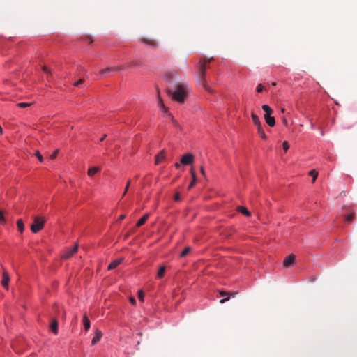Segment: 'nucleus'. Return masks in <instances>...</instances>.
<instances>
[{"instance_id":"20","label":"nucleus","mask_w":357,"mask_h":357,"mask_svg":"<svg viewBox=\"0 0 357 357\" xmlns=\"http://www.w3.org/2000/svg\"><path fill=\"white\" fill-rule=\"evenodd\" d=\"M83 324H84V329L86 331L89 330L90 328V326H91V323H90L89 319H88V317L86 315H84L83 317Z\"/></svg>"},{"instance_id":"32","label":"nucleus","mask_w":357,"mask_h":357,"mask_svg":"<svg viewBox=\"0 0 357 357\" xmlns=\"http://www.w3.org/2000/svg\"><path fill=\"white\" fill-rule=\"evenodd\" d=\"M35 155L38 158L40 162H43V155L40 154V153L38 151H36Z\"/></svg>"},{"instance_id":"1","label":"nucleus","mask_w":357,"mask_h":357,"mask_svg":"<svg viewBox=\"0 0 357 357\" xmlns=\"http://www.w3.org/2000/svg\"><path fill=\"white\" fill-rule=\"evenodd\" d=\"M213 58H210L207 60L206 59H200L197 67H198V73L197 77L199 82L204 87V89L208 92L212 93H213L211 88L207 84V81L206 78V70L207 68V63L213 61Z\"/></svg>"},{"instance_id":"23","label":"nucleus","mask_w":357,"mask_h":357,"mask_svg":"<svg viewBox=\"0 0 357 357\" xmlns=\"http://www.w3.org/2000/svg\"><path fill=\"white\" fill-rule=\"evenodd\" d=\"M17 226L18 230L21 233L23 232V231L24 229V225L23 221L21 219L17 220Z\"/></svg>"},{"instance_id":"37","label":"nucleus","mask_w":357,"mask_h":357,"mask_svg":"<svg viewBox=\"0 0 357 357\" xmlns=\"http://www.w3.org/2000/svg\"><path fill=\"white\" fill-rule=\"evenodd\" d=\"M58 152H59V150L56 149V151H54V153L50 155V158L52 160H54L56 158L57 156V154H58Z\"/></svg>"},{"instance_id":"27","label":"nucleus","mask_w":357,"mask_h":357,"mask_svg":"<svg viewBox=\"0 0 357 357\" xmlns=\"http://www.w3.org/2000/svg\"><path fill=\"white\" fill-rule=\"evenodd\" d=\"M165 272V267L161 266L158 271V277L161 278L164 276Z\"/></svg>"},{"instance_id":"35","label":"nucleus","mask_w":357,"mask_h":357,"mask_svg":"<svg viewBox=\"0 0 357 357\" xmlns=\"http://www.w3.org/2000/svg\"><path fill=\"white\" fill-rule=\"evenodd\" d=\"M84 82V79H79L77 82L74 83V86L76 87H79L81 84H82Z\"/></svg>"},{"instance_id":"14","label":"nucleus","mask_w":357,"mask_h":357,"mask_svg":"<svg viewBox=\"0 0 357 357\" xmlns=\"http://www.w3.org/2000/svg\"><path fill=\"white\" fill-rule=\"evenodd\" d=\"M190 173H191V175H192V181L190 182V183L188 185V190L191 189L195 185V183H197V176L195 174V172L193 167H191Z\"/></svg>"},{"instance_id":"8","label":"nucleus","mask_w":357,"mask_h":357,"mask_svg":"<svg viewBox=\"0 0 357 357\" xmlns=\"http://www.w3.org/2000/svg\"><path fill=\"white\" fill-rule=\"evenodd\" d=\"M9 282H10V275L7 271H3V278L1 280L2 286L8 289Z\"/></svg>"},{"instance_id":"47","label":"nucleus","mask_w":357,"mask_h":357,"mask_svg":"<svg viewBox=\"0 0 357 357\" xmlns=\"http://www.w3.org/2000/svg\"><path fill=\"white\" fill-rule=\"evenodd\" d=\"M220 295L224 296H226V295H228L229 293L228 292H226V291H221L220 293Z\"/></svg>"},{"instance_id":"44","label":"nucleus","mask_w":357,"mask_h":357,"mask_svg":"<svg viewBox=\"0 0 357 357\" xmlns=\"http://www.w3.org/2000/svg\"><path fill=\"white\" fill-rule=\"evenodd\" d=\"M200 172H201V174H202L204 176H206L205 172H204V169L203 166H202V167H201V168H200Z\"/></svg>"},{"instance_id":"2","label":"nucleus","mask_w":357,"mask_h":357,"mask_svg":"<svg viewBox=\"0 0 357 357\" xmlns=\"http://www.w3.org/2000/svg\"><path fill=\"white\" fill-rule=\"evenodd\" d=\"M186 90L187 86L185 84H179L176 86L175 91L172 92L168 91V93L174 100L179 103H183L186 97Z\"/></svg>"},{"instance_id":"28","label":"nucleus","mask_w":357,"mask_h":357,"mask_svg":"<svg viewBox=\"0 0 357 357\" xmlns=\"http://www.w3.org/2000/svg\"><path fill=\"white\" fill-rule=\"evenodd\" d=\"M33 105V102H20L17 104V106L21 108H25Z\"/></svg>"},{"instance_id":"33","label":"nucleus","mask_w":357,"mask_h":357,"mask_svg":"<svg viewBox=\"0 0 357 357\" xmlns=\"http://www.w3.org/2000/svg\"><path fill=\"white\" fill-rule=\"evenodd\" d=\"M282 148H283L284 151H287L289 149V144H288V142L287 141H284L282 143Z\"/></svg>"},{"instance_id":"30","label":"nucleus","mask_w":357,"mask_h":357,"mask_svg":"<svg viewBox=\"0 0 357 357\" xmlns=\"http://www.w3.org/2000/svg\"><path fill=\"white\" fill-rule=\"evenodd\" d=\"M6 223V218L4 217L3 213L1 210H0V224L3 225Z\"/></svg>"},{"instance_id":"9","label":"nucleus","mask_w":357,"mask_h":357,"mask_svg":"<svg viewBox=\"0 0 357 357\" xmlns=\"http://www.w3.org/2000/svg\"><path fill=\"white\" fill-rule=\"evenodd\" d=\"M295 260V255L293 254L289 255L288 257H287L284 261H283V266L284 267H289L292 266Z\"/></svg>"},{"instance_id":"39","label":"nucleus","mask_w":357,"mask_h":357,"mask_svg":"<svg viewBox=\"0 0 357 357\" xmlns=\"http://www.w3.org/2000/svg\"><path fill=\"white\" fill-rule=\"evenodd\" d=\"M174 199L176 202H178L181 200L180 194L178 192H176L174 195Z\"/></svg>"},{"instance_id":"34","label":"nucleus","mask_w":357,"mask_h":357,"mask_svg":"<svg viewBox=\"0 0 357 357\" xmlns=\"http://www.w3.org/2000/svg\"><path fill=\"white\" fill-rule=\"evenodd\" d=\"M130 185V180H128V181L127 182V184L126 185L125 190H124V192L123 194V196L126 195V194L127 193V192H128V190L129 189Z\"/></svg>"},{"instance_id":"29","label":"nucleus","mask_w":357,"mask_h":357,"mask_svg":"<svg viewBox=\"0 0 357 357\" xmlns=\"http://www.w3.org/2000/svg\"><path fill=\"white\" fill-rule=\"evenodd\" d=\"M354 216H355V213H352L349 215H346L344 218H345L346 221L351 222L353 220V219L354 218Z\"/></svg>"},{"instance_id":"18","label":"nucleus","mask_w":357,"mask_h":357,"mask_svg":"<svg viewBox=\"0 0 357 357\" xmlns=\"http://www.w3.org/2000/svg\"><path fill=\"white\" fill-rule=\"evenodd\" d=\"M237 211L247 217H250L251 215L250 212L244 206H238Z\"/></svg>"},{"instance_id":"48","label":"nucleus","mask_w":357,"mask_h":357,"mask_svg":"<svg viewBox=\"0 0 357 357\" xmlns=\"http://www.w3.org/2000/svg\"><path fill=\"white\" fill-rule=\"evenodd\" d=\"M125 218H126V215H121L119 216V220H123Z\"/></svg>"},{"instance_id":"36","label":"nucleus","mask_w":357,"mask_h":357,"mask_svg":"<svg viewBox=\"0 0 357 357\" xmlns=\"http://www.w3.org/2000/svg\"><path fill=\"white\" fill-rule=\"evenodd\" d=\"M172 123H173L174 127H176L177 128H179V129H181V127L180 126L178 122L176 120L172 119Z\"/></svg>"},{"instance_id":"6","label":"nucleus","mask_w":357,"mask_h":357,"mask_svg":"<svg viewBox=\"0 0 357 357\" xmlns=\"http://www.w3.org/2000/svg\"><path fill=\"white\" fill-rule=\"evenodd\" d=\"M194 161V155L192 153H187L182 156L181 162L184 165H190Z\"/></svg>"},{"instance_id":"21","label":"nucleus","mask_w":357,"mask_h":357,"mask_svg":"<svg viewBox=\"0 0 357 357\" xmlns=\"http://www.w3.org/2000/svg\"><path fill=\"white\" fill-rule=\"evenodd\" d=\"M251 117H252L253 123L255 126H259V123H260L261 121H260L259 118L258 117V116L257 114H255L254 112H252L251 114Z\"/></svg>"},{"instance_id":"41","label":"nucleus","mask_w":357,"mask_h":357,"mask_svg":"<svg viewBox=\"0 0 357 357\" xmlns=\"http://www.w3.org/2000/svg\"><path fill=\"white\" fill-rule=\"evenodd\" d=\"M229 297H227V298H222L220 301V303H225L226 301H229Z\"/></svg>"},{"instance_id":"7","label":"nucleus","mask_w":357,"mask_h":357,"mask_svg":"<svg viewBox=\"0 0 357 357\" xmlns=\"http://www.w3.org/2000/svg\"><path fill=\"white\" fill-rule=\"evenodd\" d=\"M141 42L143 43L144 44L149 45L150 47H158L157 42L155 40H153L151 38H149V37H145V36L142 37Z\"/></svg>"},{"instance_id":"31","label":"nucleus","mask_w":357,"mask_h":357,"mask_svg":"<svg viewBox=\"0 0 357 357\" xmlns=\"http://www.w3.org/2000/svg\"><path fill=\"white\" fill-rule=\"evenodd\" d=\"M258 134L261 137V139H263L264 140L267 139V136L266 135L264 130L263 129L261 130H259L258 132Z\"/></svg>"},{"instance_id":"5","label":"nucleus","mask_w":357,"mask_h":357,"mask_svg":"<svg viewBox=\"0 0 357 357\" xmlns=\"http://www.w3.org/2000/svg\"><path fill=\"white\" fill-rule=\"evenodd\" d=\"M79 245L76 243L73 248H67L63 254L62 255V258L64 259H70L74 254H75L78 250Z\"/></svg>"},{"instance_id":"45","label":"nucleus","mask_w":357,"mask_h":357,"mask_svg":"<svg viewBox=\"0 0 357 357\" xmlns=\"http://www.w3.org/2000/svg\"><path fill=\"white\" fill-rule=\"evenodd\" d=\"M86 40H88L89 43H92L93 42V39H92L91 36H86Z\"/></svg>"},{"instance_id":"15","label":"nucleus","mask_w":357,"mask_h":357,"mask_svg":"<svg viewBox=\"0 0 357 357\" xmlns=\"http://www.w3.org/2000/svg\"><path fill=\"white\" fill-rule=\"evenodd\" d=\"M165 158V151H161L156 156H155V165H158L162 160Z\"/></svg>"},{"instance_id":"49","label":"nucleus","mask_w":357,"mask_h":357,"mask_svg":"<svg viewBox=\"0 0 357 357\" xmlns=\"http://www.w3.org/2000/svg\"><path fill=\"white\" fill-rule=\"evenodd\" d=\"M174 166H175V167H176V169H178V168H180L181 165H180L179 163H178V162H176V163H175Z\"/></svg>"},{"instance_id":"12","label":"nucleus","mask_w":357,"mask_h":357,"mask_svg":"<svg viewBox=\"0 0 357 357\" xmlns=\"http://www.w3.org/2000/svg\"><path fill=\"white\" fill-rule=\"evenodd\" d=\"M123 261V258L117 259L113 261L112 262H111L109 264L107 269L113 270V269L116 268L119 264H121L122 263Z\"/></svg>"},{"instance_id":"38","label":"nucleus","mask_w":357,"mask_h":357,"mask_svg":"<svg viewBox=\"0 0 357 357\" xmlns=\"http://www.w3.org/2000/svg\"><path fill=\"white\" fill-rule=\"evenodd\" d=\"M138 297H139V299L141 301H144V294L142 292V291H139V293H138Z\"/></svg>"},{"instance_id":"22","label":"nucleus","mask_w":357,"mask_h":357,"mask_svg":"<svg viewBox=\"0 0 357 357\" xmlns=\"http://www.w3.org/2000/svg\"><path fill=\"white\" fill-rule=\"evenodd\" d=\"M43 70L47 74V79L50 81L52 78V73L51 70L45 66L42 67Z\"/></svg>"},{"instance_id":"24","label":"nucleus","mask_w":357,"mask_h":357,"mask_svg":"<svg viewBox=\"0 0 357 357\" xmlns=\"http://www.w3.org/2000/svg\"><path fill=\"white\" fill-rule=\"evenodd\" d=\"M309 175L312 177V183H314L318 176V172H317L315 169H312L310 171Z\"/></svg>"},{"instance_id":"10","label":"nucleus","mask_w":357,"mask_h":357,"mask_svg":"<svg viewBox=\"0 0 357 357\" xmlns=\"http://www.w3.org/2000/svg\"><path fill=\"white\" fill-rule=\"evenodd\" d=\"M102 337V333L100 330L96 328L95 331V335L91 341V344L95 345L97 344Z\"/></svg>"},{"instance_id":"17","label":"nucleus","mask_w":357,"mask_h":357,"mask_svg":"<svg viewBox=\"0 0 357 357\" xmlns=\"http://www.w3.org/2000/svg\"><path fill=\"white\" fill-rule=\"evenodd\" d=\"M100 170V168L98 167H92L89 168L87 174L89 176H93L95 174L98 172Z\"/></svg>"},{"instance_id":"42","label":"nucleus","mask_w":357,"mask_h":357,"mask_svg":"<svg viewBox=\"0 0 357 357\" xmlns=\"http://www.w3.org/2000/svg\"><path fill=\"white\" fill-rule=\"evenodd\" d=\"M130 301L132 305H135L136 301L134 297H130Z\"/></svg>"},{"instance_id":"16","label":"nucleus","mask_w":357,"mask_h":357,"mask_svg":"<svg viewBox=\"0 0 357 357\" xmlns=\"http://www.w3.org/2000/svg\"><path fill=\"white\" fill-rule=\"evenodd\" d=\"M149 216H150L149 213H146L144 215L142 216V218H141L137 221L136 226L139 227H141L142 225H143L145 223V222L148 220Z\"/></svg>"},{"instance_id":"50","label":"nucleus","mask_w":357,"mask_h":357,"mask_svg":"<svg viewBox=\"0 0 357 357\" xmlns=\"http://www.w3.org/2000/svg\"><path fill=\"white\" fill-rule=\"evenodd\" d=\"M107 137V135H106V134H105V135H104L100 138V141H101V142H102V141H103V140L105 139V137Z\"/></svg>"},{"instance_id":"3","label":"nucleus","mask_w":357,"mask_h":357,"mask_svg":"<svg viewBox=\"0 0 357 357\" xmlns=\"http://www.w3.org/2000/svg\"><path fill=\"white\" fill-rule=\"evenodd\" d=\"M262 109L265 112L264 119L266 123L271 127H273L275 124V120L271 114L273 113V110L268 105H262Z\"/></svg>"},{"instance_id":"46","label":"nucleus","mask_w":357,"mask_h":357,"mask_svg":"<svg viewBox=\"0 0 357 357\" xmlns=\"http://www.w3.org/2000/svg\"><path fill=\"white\" fill-rule=\"evenodd\" d=\"M256 126L257 128V132H259V130H261L263 129L261 123H259V126Z\"/></svg>"},{"instance_id":"11","label":"nucleus","mask_w":357,"mask_h":357,"mask_svg":"<svg viewBox=\"0 0 357 357\" xmlns=\"http://www.w3.org/2000/svg\"><path fill=\"white\" fill-rule=\"evenodd\" d=\"M121 70V68L119 66H112V67H108L105 69H102L100 71V75H105L107 73H110L113 72H118Z\"/></svg>"},{"instance_id":"19","label":"nucleus","mask_w":357,"mask_h":357,"mask_svg":"<svg viewBox=\"0 0 357 357\" xmlns=\"http://www.w3.org/2000/svg\"><path fill=\"white\" fill-rule=\"evenodd\" d=\"M55 314L57 317L61 316L63 318H64L65 315H66V312L62 308H61L58 306H55Z\"/></svg>"},{"instance_id":"26","label":"nucleus","mask_w":357,"mask_h":357,"mask_svg":"<svg viewBox=\"0 0 357 357\" xmlns=\"http://www.w3.org/2000/svg\"><path fill=\"white\" fill-rule=\"evenodd\" d=\"M158 106L164 111V112H167V108L165 106L164 103H163V101L162 100V98L159 96L158 97Z\"/></svg>"},{"instance_id":"25","label":"nucleus","mask_w":357,"mask_h":357,"mask_svg":"<svg viewBox=\"0 0 357 357\" xmlns=\"http://www.w3.org/2000/svg\"><path fill=\"white\" fill-rule=\"evenodd\" d=\"M191 251L190 247H186L180 254L181 257H185Z\"/></svg>"},{"instance_id":"4","label":"nucleus","mask_w":357,"mask_h":357,"mask_svg":"<svg viewBox=\"0 0 357 357\" xmlns=\"http://www.w3.org/2000/svg\"><path fill=\"white\" fill-rule=\"evenodd\" d=\"M45 220L39 217H34L33 222L31 225V230L33 233L36 234L40 231L44 227Z\"/></svg>"},{"instance_id":"51","label":"nucleus","mask_w":357,"mask_h":357,"mask_svg":"<svg viewBox=\"0 0 357 357\" xmlns=\"http://www.w3.org/2000/svg\"><path fill=\"white\" fill-rule=\"evenodd\" d=\"M281 112H282V113H284V108H282V109H281Z\"/></svg>"},{"instance_id":"43","label":"nucleus","mask_w":357,"mask_h":357,"mask_svg":"<svg viewBox=\"0 0 357 357\" xmlns=\"http://www.w3.org/2000/svg\"><path fill=\"white\" fill-rule=\"evenodd\" d=\"M282 121H283L284 125L285 126L288 127V126H289V124H288V121H287V120L286 119V118H285V117H284V118H283Z\"/></svg>"},{"instance_id":"13","label":"nucleus","mask_w":357,"mask_h":357,"mask_svg":"<svg viewBox=\"0 0 357 357\" xmlns=\"http://www.w3.org/2000/svg\"><path fill=\"white\" fill-rule=\"evenodd\" d=\"M50 329L54 333H58V321L56 318H52Z\"/></svg>"},{"instance_id":"40","label":"nucleus","mask_w":357,"mask_h":357,"mask_svg":"<svg viewBox=\"0 0 357 357\" xmlns=\"http://www.w3.org/2000/svg\"><path fill=\"white\" fill-rule=\"evenodd\" d=\"M264 90V87L261 84H259L257 87V91L260 93Z\"/></svg>"}]
</instances>
